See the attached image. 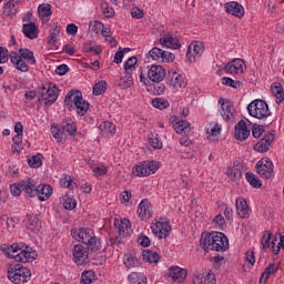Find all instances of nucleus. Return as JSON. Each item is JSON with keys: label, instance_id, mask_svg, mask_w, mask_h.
Returning a JSON list of instances; mask_svg holds the SVG:
<instances>
[{"label": "nucleus", "instance_id": "obj_40", "mask_svg": "<svg viewBox=\"0 0 284 284\" xmlns=\"http://www.w3.org/2000/svg\"><path fill=\"white\" fill-rule=\"evenodd\" d=\"M271 92L273 97H276L278 101L283 102L284 101V91H283V85L278 82H275L271 85Z\"/></svg>", "mask_w": 284, "mask_h": 284}, {"label": "nucleus", "instance_id": "obj_3", "mask_svg": "<svg viewBox=\"0 0 284 284\" xmlns=\"http://www.w3.org/2000/svg\"><path fill=\"white\" fill-rule=\"evenodd\" d=\"M9 281L14 284H26L32 278V272L30 268L22 266L21 264H10L7 268Z\"/></svg>", "mask_w": 284, "mask_h": 284}, {"label": "nucleus", "instance_id": "obj_49", "mask_svg": "<svg viewBox=\"0 0 284 284\" xmlns=\"http://www.w3.org/2000/svg\"><path fill=\"white\" fill-rule=\"evenodd\" d=\"M62 205L64 210H74L77 207V200L67 194L62 197Z\"/></svg>", "mask_w": 284, "mask_h": 284}, {"label": "nucleus", "instance_id": "obj_33", "mask_svg": "<svg viewBox=\"0 0 284 284\" xmlns=\"http://www.w3.org/2000/svg\"><path fill=\"white\" fill-rule=\"evenodd\" d=\"M18 54H19V57H21V59H26V61L30 65H36L37 64V59L34 58V52L30 51V49L21 48V49H19Z\"/></svg>", "mask_w": 284, "mask_h": 284}, {"label": "nucleus", "instance_id": "obj_42", "mask_svg": "<svg viewBox=\"0 0 284 284\" xmlns=\"http://www.w3.org/2000/svg\"><path fill=\"white\" fill-rule=\"evenodd\" d=\"M38 14L40 19H45V17H52V7L49 3H42L38 7Z\"/></svg>", "mask_w": 284, "mask_h": 284}, {"label": "nucleus", "instance_id": "obj_30", "mask_svg": "<svg viewBox=\"0 0 284 284\" xmlns=\"http://www.w3.org/2000/svg\"><path fill=\"white\" fill-rule=\"evenodd\" d=\"M28 224L27 229L33 233L40 232L41 230V221L39 220V215H27Z\"/></svg>", "mask_w": 284, "mask_h": 284}, {"label": "nucleus", "instance_id": "obj_24", "mask_svg": "<svg viewBox=\"0 0 284 284\" xmlns=\"http://www.w3.org/2000/svg\"><path fill=\"white\" fill-rule=\"evenodd\" d=\"M22 32L27 39H37L39 37V29L34 22L24 23L22 26Z\"/></svg>", "mask_w": 284, "mask_h": 284}, {"label": "nucleus", "instance_id": "obj_32", "mask_svg": "<svg viewBox=\"0 0 284 284\" xmlns=\"http://www.w3.org/2000/svg\"><path fill=\"white\" fill-rule=\"evenodd\" d=\"M38 196L40 201H48L52 196V186L50 184H41L38 186Z\"/></svg>", "mask_w": 284, "mask_h": 284}, {"label": "nucleus", "instance_id": "obj_58", "mask_svg": "<svg viewBox=\"0 0 284 284\" xmlns=\"http://www.w3.org/2000/svg\"><path fill=\"white\" fill-rule=\"evenodd\" d=\"M51 133L53 134V138L58 141V143H61V139H63V134H64L63 131L61 130V126L52 125Z\"/></svg>", "mask_w": 284, "mask_h": 284}, {"label": "nucleus", "instance_id": "obj_14", "mask_svg": "<svg viewBox=\"0 0 284 284\" xmlns=\"http://www.w3.org/2000/svg\"><path fill=\"white\" fill-rule=\"evenodd\" d=\"M201 54H203V43L195 42L189 45L186 57L190 63H194L196 59H201Z\"/></svg>", "mask_w": 284, "mask_h": 284}, {"label": "nucleus", "instance_id": "obj_6", "mask_svg": "<svg viewBox=\"0 0 284 284\" xmlns=\"http://www.w3.org/2000/svg\"><path fill=\"white\" fill-rule=\"evenodd\" d=\"M159 170V162L151 160L140 162L133 168V174L135 176H150V174H155Z\"/></svg>", "mask_w": 284, "mask_h": 284}, {"label": "nucleus", "instance_id": "obj_31", "mask_svg": "<svg viewBox=\"0 0 284 284\" xmlns=\"http://www.w3.org/2000/svg\"><path fill=\"white\" fill-rule=\"evenodd\" d=\"M168 83L171 88H185L183 75L176 73V71H173L171 78H168Z\"/></svg>", "mask_w": 284, "mask_h": 284}, {"label": "nucleus", "instance_id": "obj_63", "mask_svg": "<svg viewBox=\"0 0 284 284\" xmlns=\"http://www.w3.org/2000/svg\"><path fill=\"white\" fill-rule=\"evenodd\" d=\"M138 243L139 245H141V247H150V237H148L145 234L141 233L139 239H138Z\"/></svg>", "mask_w": 284, "mask_h": 284}, {"label": "nucleus", "instance_id": "obj_5", "mask_svg": "<svg viewBox=\"0 0 284 284\" xmlns=\"http://www.w3.org/2000/svg\"><path fill=\"white\" fill-rule=\"evenodd\" d=\"M39 102L43 101L45 108H50L59 99V90L54 83L40 87Z\"/></svg>", "mask_w": 284, "mask_h": 284}, {"label": "nucleus", "instance_id": "obj_64", "mask_svg": "<svg viewBox=\"0 0 284 284\" xmlns=\"http://www.w3.org/2000/svg\"><path fill=\"white\" fill-rule=\"evenodd\" d=\"M70 68L68 67V64H60L55 69V74H58L59 77H64V74H68Z\"/></svg>", "mask_w": 284, "mask_h": 284}, {"label": "nucleus", "instance_id": "obj_45", "mask_svg": "<svg viewBox=\"0 0 284 284\" xmlns=\"http://www.w3.org/2000/svg\"><path fill=\"white\" fill-rule=\"evenodd\" d=\"M139 63V58L136 57H131L128 59V61L124 63V70L126 74H132L134 70H136L135 65Z\"/></svg>", "mask_w": 284, "mask_h": 284}, {"label": "nucleus", "instance_id": "obj_4", "mask_svg": "<svg viewBox=\"0 0 284 284\" xmlns=\"http://www.w3.org/2000/svg\"><path fill=\"white\" fill-rule=\"evenodd\" d=\"M247 111L254 119H260L267 121L268 116H272V111H270V105L264 100H254L247 105Z\"/></svg>", "mask_w": 284, "mask_h": 284}, {"label": "nucleus", "instance_id": "obj_51", "mask_svg": "<svg viewBox=\"0 0 284 284\" xmlns=\"http://www.w3.org/2000/svg\"><path fill=\"white\" fill-rule=\"evenodd\" d=\"M152 105L158 110H165L166 108H170V102L163 98H155L152 100Z\"/></svg>", "mask_w": 284, "mask_h": 284}, {"label": "nucleus", "instance_id": "obj_7", "mask_svg": "<svg viewBox=\"0 0 284 284\" xmlns=\"http://www.w3.org/2000/svg\"><path fill=\"white\" fill-rule=\"evenodd\" d=\"M219 103L221 104V115L226 121V123H234L236 116V109H234V104L231 101L225 99H220Z\"/></svg>", "mask_w": 284, "mask_h": 284}, {"label": "nucleus", "instance_id": "obj_55", "mask_svg": "<svg viewBox=\"0 0 284 284\" xmlns=\"http://www.w3.org/2000/svg\"><path fill=\"white\" fill-rule=\"evenodd\" d=\"M222 85H227L229 88L236 90L237 88H241V82L234 81L232 78L224 77L222 78Z\"/></svg>", "mask_w": 284, "mask_h": 284}, {"label": "nucleus", "instance_id": "obj_47", "mask_svg": "<svg viewBox=\"0 0 284 284\" xmlns=\"http://www.w3.org/2000/svg\"><path fill=\"white\" fill-rule=\"evenodd\" d=\"M97 280V273L94 271H83L81 275V284H91Z\"/></svg>", "mask_w": 284, "mask_h": 284}, {"label": "nucleus", "instance_id": "obj_22", "mask_svg": "<svg viewBox=\"0 0 284 284\" xmlns=\"http://www.w3.org/2000/svg\"><path fill=\"white\" fill-rule=\"evenodd\" d=\"M236 212L240 219H247L250 216V206L247 205V201L243 197H239L236 200Z\"/></svg>", "mask_w": 284, "mask_h": 284}, {"label": "nucleus", "instance_id": "obj_28", "mask_svg": "<svg viewBox=\"0 0 284 284\" xmlns=\"http://www.w3.org/2000/svg\"><path fill=\"white\" fill-rule=\"evenodd\" d=\"M193 284H216L214 274H199L193 276Z\"/></svg>", "mask_w": 284, "mask_h": 284}, {"label": "nucleus", "instance_id": "obj_54", "mask_svg": "<svg viewBox=\"0 0 284 284\" xmlns=\"http://www.w3.org/2000/svg\"><path fill=\"white\" fill-rule=\"evenodd\" d=\"M60 185L62 187H69V190H74V187H77V183L72 182V176L70 175H64L60 180Z\"/></svg>", "mask_w": 284, "mask_h": 284}, {"label": "nucleus", "instance_id": "obj_52", "mask_svg": "<svg viewBox=\"0 0 284 284\" xmlns=\"http://www.w3.org/2000/svg\"><path fill=\"white\" fill-rule=\"evenodd\" d=\"M4 17H12L17 14V8L14 7V0H9L3 7Z\"/></svg>", "mask_w": 284, "mask_h": 284}, {"label": "nucleus", "instance_id": "obj_34", "mask_svg": "<svg viewBox=\"0 0 284 284\" xmlns=\"http://www.w3.org/2000/svg\"><path fill=\"white\" fill-rule=\"evenodd\" d=\"M124 265L129 270H132V267H139L141 265V260L135 254L129 253L124 255Z\"/></svg>", "mask_w": 284, "mask_h": 284}, {"label": "nucleus", "instance_id": "obj_44", "mask_svg": "<svg viewBox=\"0 0 284 284\" xmlns=\"http://www.w3.org/2000/svg\"><path fill=\"white\" fill-rule=\"evenodd\" d=\"M119 85L122 90H128V88H132V85H134V79L132 78V73H125V75L121 78Z\"/></svg>", "mask_w": 284, "mask_h": 284}, {"label": "nucleus", "instance_id": "obj_62", "mask_svg": "<svg viewBox=\"0 0 284 284\" xmlns=\"http://www.w3.org/2000/svg\"><path fill=\"white\" fill-rule=\"evenodd\" d=\"M8 59H10V51L3 47H0V63H8Z\"/></svg>", "mask_w": 284, "mask_h": 284}, {"label": "nucleus", "instance_id": "obj_11", "mask_svg": "<svg viewBox=\"0 0 284 284\" xmlns=\"http://www.w3.org/2000/svg\"><path fill=\"white\" fill-rule=\"evenodd\" d=\"M80 101H83V93L79 90H71L64 98V105H67L69 110H72V108L74 109L79 105Z\"/></svg>", "mask_w": 284, "mask_h": 284}, {"label": "nucleus", "instance_id": "obj_25", "mask_svg": "<svg viewBox=\"0 0 284 284\" xmlns=\"http://www.w3.org/2000/svg\"><path fill=\"white\" fill-rule=\"evenodd\" d=\"M138 214L142 221H148L152 219V211H150V202L148 200H142L138 207Z\"/></svg>", "mask_w": 284, "mask_h": 284}, {"label": "nucleus", "instance_id": "obj_26", "mask_svg": "<svg viewBox=\"0 0 284 284\" xmlns=\"http://www.w3.org/2000/svg\"><path fill=\"white\" fill-rule=\"evenodd\" d=\"M243 166L240 162H234L232 166H229L226 170V175L232 179V181H237V179H241L243 176Z\"/></svg>", "mask_w": 284, "mask_h": 284}, {"label": "nucleus", "instance_id": "obj_23", "mask_svg": "<svg viewBox=\"0 0 284 284\" xmlns=\"http://www.w3.org/2000/svg\"><path fill=\"white\" fill-rule=\"evenodd\" d=\"M161 45H165L166 48H172L173 50H179L181 48V42L179 38L172 37L171 34H165L160 39Z\"/></svg>", "mask_w": 284, "mask_h": 284}, {"label": "nucleus", "instance_id": "obj_8", "mask_svg": "<svg viewBox=\"0 0 284 284\" xmlns=\"http://www.w3.org/2000/svg\"><path fill=\"white\" fill-rule=\"evenodd\" d=\"M256 172L262 179H272L274 173V163L270 161V158H263L256 163Z\"/></svg>", "mask_w": 284, "mask_h": 284}, {"label": "nucleus", "instance_id": "obj_56", "mask_svg": "<svg viewBox=\"0 0 284 284\" xmlns=\"http://www.w3.org/2000/svg\"><path fill=\"white\" fill-rule=\"evenodd\" d=\"M149 54L153 59V61H161L163 57V50L161 48L154 47L149 51Z\"/></svg>", "mask_w": 284, "mask_h": 284}, {"label": "nucleus", "instance_id": "obj_39", "mask_svg": "<svg viewBox=\"0 0 284 284\" xmlns=\"http://www.w3.org/2000/svg\"><path fill=\"white\" fill-rule=\"evenodd\" d=\"M142 258L146 263H156L161 260V256L154 251L146 250L142 252Z\"/></svg>", "mask_w": 284, "mask_h": 284}, {"label": "nucleus", "instance_id": "obj_53", "mask_svg": "<svg viewBox=\"0 0 284 284\" xmlns=\"http://www.w3.org/2000/svg\"><path fill=\"white\" fill-rule=\"evenodd\" d=\"M149 143L153 150H161L163 148V142L159 140V134L151 133L149 135Z\"/></svg>", "mask_w": 284, "mask_h": 284}, {"label": "nucleus", "instance_id": "obj_36", "mask_svg": "<svg viewBox=\"0 0 284 284\" xmlns=\"http://www.w3.org/2000/svg\"><path fill=\"white\" fill-rule=\"evenodd\" d=\"M83 52L90 53L93 52V54H101L103 50L97 42L87 41L83 44Z\"/></svg>", "mask_w": 284, "mask_h": 284}, {"label": "nucleus", "instance_id": "obj_2", "mask_svg": "<svg viewBox=\"0 0 284 284\" xmlns=\"http://www.w3.org/2000/svg\"><path fill=\"white\" fill-rule=\"evenodd\" d=\"M71 235L75 241H79V243L87 245V250L91 252H99V250H101V240L97 237L92 229H72Z\"/></svg>", "mask_w": 284, "mask_h": 284}, {"label": "nucleus", "instance_id": "obj_29", "mask_svg": "<svg viewBox=\"0 0 284 284\" xmlns=\"http://www.w3.org/2000/svg\"><path fill=\"white\" fill-rule=\"evenodd\" d=\"M60 129L62 134H68L69 136L77 135V124L72 120H65L62 122Z\"/></svg>", "mask_w": 284, "mask_h": 284}, {"label": "nucleus", "instance_id": "obj_20", "mask_svg": "<svg viewBox=\"0 0 284 284\" xmlns=\"http://www.w3.org/2000/svg\"><path fill=\"white\" fill-rule=\"evenodd\" d=\"M243 60L235 59L232 62H229L224 70L227 74H243Z\"/></svg>", "mask_w": 284, "mask_h": 284}, {"label": "nucleus", "instance_id": "obj_17", "mask_svg": "<svg viewBox=\"0 0 284 284\" xmlns=\"http://www.w3.org/2000/svg\"><path fill=\"white\" fill-rule=\"evenodd\" d=\"M200 245L205 252H214V247H216V232L206 233L204 239L201 240Z\"/></svg>", "mask_w": 284, "mask_h": 284}, {"label": "nucleus", "instance_id": "obj_19", "mask_svg": "<svg viewBox=\"0 0 284 284\" xmlns=\"http://www.w3.org/2000/svg\"><path fill=\"white\" fill-rule=\"evenodd\" d=\"M169 276L172 277V281L183 283V281L187 278V270L181 268L179 266H172L169 268Z\"/></svg>", "mask_w": 284, "mask_h": 284}, {"label": "nucleus", "instance_id": "obj_15", "mask_svg": "<svg viewBox=\"0 0 284 284\" xmlns=\"http://www.w3.org/2000/svg\"><path fill=\"white\" fill-rule=\"evenodd\" d=\"M234 138L236 139V141H247V139H250V131L247 130V123L244 120H241L235 125Z\"/></svg>", "mask_w": 284, "mask_h": 284}, {"label": "nucleus", "instance_id": "obj_46", "mask_svg": "<svg viewBox=\"0 0 284 284\" xmlns=\"http://www.w3.org/2000/svg\"><path fill=\"white\" fill-rule=\"evenodd\" d=\"M207 139H210L211 141H219V136L221 134V128L219 124H213V126L210 129H207L206 131Z\"/></svg>", "mask_w": 284, "mask_h": 284}, {"label": "nucleus", "instance_id": "obj_1", "mask_svg": "<svg viewBox=\"0 0 284 284\" xmlns=\"http://www.w3.org/2000/svg\"><path fill=\"white\" fill-rule=\"evenodd\" d=\"M0 251L8 258H14L17 263H32L37 258V251H33L30 246L23 248L19 244H2Z\"/></svg>", "mask_w": 284, "mask_h": 284}, {"label": "nucleus", "instance_id": "obj_41", "mask_svg": "<svg viewBox=\"0 0 284 284\" xmlns=\"http://www.w3.org/2000/svg\"><path fill=\"white\" fill-rule=\"evenodd\" d=\"M73 110H77L79 116H85L88 114V111L90 110V102L87 100H82L75 104V108Z\"/></svg>", "mask_w": 284, "mask_h": 284}, {"label": "nucleus", "instance_id": "obj_60", "mask_svg": "<svg viewBox=\"0 0 284 284\" xmlns=\"http://www.w3.org/2000/svg\"><path fill=\"white\" fill-rule=\"evenodd\" d=\"M11 190V194L13 196H19V194H21L23 192V181L19 184H12L10 186Z\"/></svg>", "mask_w": 284, "mask_h": 284}, {"label": "nucleus", "instance_id": "obj_37", "mask_svg": "<svg viewBox=\"0 0 284 284\" xmlns=\"http://www.w3.org/2000/svg\"><path fill=\"white\" fill-rule=\"evenodd\" d=\"M278 272V268L276 267V264H270L265 271L262 273L260 277V284L267 283V280L270 278L271 274H276Z\"/></svg>", "mask_w": 284, "mask_h": 284}, {"label": "nucleus", "instance_id": "obj_48", "mask_svg": "<svg viewBox=\"0 0 284 284\" xmlns=\"http://www.w3.org/2000/svg\"><path fill=\"white\" fill-rule=\"evenodd\" d=\"M28 164L30 168H41V165H43V154L37 153L28 160Z\"/></svg>", "mask_w": 284, "mask_h": 284}, {"label": "nucleus", "instance_id": "obj_18", "mask_svg": "<svg viewBox=\"0 0 284 284\" xmlns=\"http://www.w3.org/2000/svg\"><path fill=\"white\" fill-rule=\"evenodd\" d=\"M10 61L14 65L16 70H19L20 72H28L30 70L28 63H26L23 58H21L16 51L10 52Z\"/></svg>", "mask_w": 284, "mask_h": 284}, {"label": "nucleus", "instance_id": "obj_16", "mask_svg": "<svg viewBox=\"0 0 284 284\" xmlns=\"http://www.w3.org/2000/svg\"><path fill=\"white\" fill-rule=\"evenodd\" d=\"M230 248V241L227 235L221 232H215V246L213 252H225Z\"/></svg>", "mask_w": 284, "mask_h": 284}, {"label": "nucleus", "instance_id": "obj_10", "mask_svg": "<svg viewBox=\"0 0 284 284\" xmlns=\"http://www.w3.org/2000/svg\"><path fill=\"white\" fill-rule=\"evenodd\" d=\"M165 68L159 64H153L148 71V78L153 83H161L165 79Z\"/></svg>", "mask_w": 284, "mask_h": 284}, {"label": "nucleus", "instance_id": "obj_12", "mask_svg": "<svg viewBox=\"0 0 284 284\" xmlns=\"http://www.w3.org/2000/svg\"><path fill=\"white\" fill-rule=\"evenodd\" d=\"M151 230L159 239H168L170 232H172V226L169 222H156L151 226Z\"/></svg>", "mask_w": 284, "mask_h": 284}, {"label": "nucleus", "instance_id": "obj_21", "mask_svg": "<svg viewBox=\"0 0 284 284\" xmlns=\"http://www.w3.org/2000/svg\"><path fill=\"white\" fill-rule=\"evenodd\" d=\"M72 252H73V258L75 263H79V265H81V263H84L85 258H88V251L81 244L74 245Z\"/></svg>", "mask_w": 284, "mask_h": 284}, {"label": "nucleus", "instance_id": "obj_61", "mask_svg": "<svg viewBox=\"0 0 284 284\" xmlns=\"http://www.w3.org/2000/svg\"><path fill=\"white\" fill-rule=\"evenodd\" d=\"M119 232H125L130 227V220H121V222L114 223Z\"/></svg>", "mask_w": 284, "mask_h": 284}, {"label": "nucleus", "instance_id": "obj_50", "mask_svg": "<svg viewBox=\"0 0 284 284\" xmlns=\"http://www.w3.org/2000/svg\"><path fill=\"white\" fill-rule=\"evenodd\" d=\"M108 90V82L100 81L93 85V94L94 97H99Z\"/></svg>", "mask_w": 284, "mask_h": 284}, {"label": "nucleus", "instance_id": "obj_9", "mask_svg": "<svg viewBox=\"0 0 284 284\" xmlns=\"http://www.w3.org/2000/svg\"><path fill=\"white\" fill-rule=\"evenodd\" d=\"M274 139H276V131H270L266 133L263 139H261L255 145L254 150L255 152H270V148L272 146V143H274Z\"/></svg>", "mask_w": 284, "mask_h": 284}, {"label": "nucleus", "instance_id": "obj_38", "mask_svg": "<svg viewBox=\"0 0 284 284\" xmlns=\"http://www.w3.org/2000/svg\"><path fill=\"white\" fill-rule=\"evenodd\" d=\"M175 132L178 134H182V132H184V134H190V132H192V128H190V122L185 120H179L175 123Z\"/></svg>", "mask_w": 284, "mask_h": 284}, {"label": "nucleus", "instance_id": "obj_59", "mask_svg": "<svg viewBox=\"0 0 284 284\" xmlns=\"http://www.w3.org/2000/svg\"><path fill=\"white\" fill-rule=\"evenodd\" d=\"M176 57L174 55V53L170 51H163L162 58L160 61H162L163 63H172V61H174Z\"/></svg>", "mask_w": 284, "mask_h": 284}, {"label": "nucleus", "instance_id": "obj_27", "mask_svg": "<svg viewBox=\"0 0 284 284\" xmlns=\"http://www.w3.org/2000/svg\"><path fill=\"white\" fill-rule=\"evenodd\" d=\"M23 192H26L30 197L37 196L39 194V186H37V182L32 179L23 181Z\"/></svg>", "mask_w": 284, "mask_h": 284}, {"label": "nucleus", "instance_id": "obj_43", "mask_svg": "<svg viewBox=\"0 0 284 284\" xmlns=\"http://www.w3.org/2000/svg\"><path fill=\"white\" fill-rule=\"evenodd\" d=\"M246 176V181L247 183H250L251 187H262V183H261V179H258V176H256V174L252 173V172H246L245 174Z\"/></svg>", "mask_w": 284, "mask_h": 284}, {"label": "nucleus", "instance_id": "obj_13", "mask_svg": "<svg viewBox=\"0 0 284 284\" xmlns=\"http://www.w3.org/2000/svg\"><path fill=\"white\" fill-rule=\"evenodd\" d=\"M224 8L227 14L237 17V19H242V17H245V8H243L242 4L236 1L226 2L224 4Z\"/></svg>", "mask_w": 284, "mask_h": 284}, {"label": "nucleus", "instance_id": "obj_35", "mask_svg": "<svg viewBox=\"0 0 284 284\" xmlns=\"http://www.w3.org/2000/svg\"><path fill=\"white\" fill-rule=\"evenodd\" d=\"M267 125H272L271 120H267L266 123H264V125L253 124L252 134H253L254 139H261V136H263V134H265V126H267Z\"/></svg>", "mask_w": 284, "mask_h": 284}, {"label": "nucleus", "instance_id": "obj_57", "mask_svg": "<svg viewBox=\"0 0 284 284\" xmlns=\"http://www.w3.org/2000/svg\"><path fill=\"white\" fill-rule=\"evenodd\" d=\"M270 241H272V232L265 231L261 239L262 250L270 247Z\"/></svg>", "mask_w": 284, "mask_h": 284}]
</instances>
